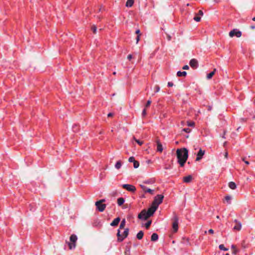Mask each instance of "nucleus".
<instances>
[{
    "label": "nucleus",
    "instance_id": "nucleus-1",
    "mask_svg": "<svg viewBox=\"0 0 255 255\" xmlns=\"http://www.w3.org/2000/svg\"><path fill=\"white\" fill-rule=\"evenodd\" d=\"M176 154L178 162L180 166L183 167L188 158V151L185 148L177 149Z\"/></svg>",
    "mask_w": 255,
    "mask_h": 255
},
{
    "label": "nucleus",
    "instance_id": "nucleus-2",
    "mask_svg": "<svg viewBox=\"0 0 255 255\" xmlns=\"http://www.w3.org/2000/svg\"><path fill=\"white\" fill-rule=\"evenodd\" d=\"M128 228H126L122 234H121V231H120V229H118L117 234L118 237L117 241L119 242H123L128 236Z\"/></svg>",
    "mask_w": 255,
    "mask_h": 255
},
{
    "label": "nucleus",
    "instance_id": "nucleus-3",
    "mask_svg": "<svg viewBox=\"0 0 255 255\" xmlns=\"http://www.w3.org/2000/svg\"><path fill=\"white\" fill-rule=\"evenodd\" d=\"M78 240L77 237L75 234H72L70 237V242H67L70 250H73L76 247V243Z\"/></svg>",
    "mask_w": 255,
    "mask_h": 255
},
{
    "label": "nucleus",
    "instance_id": "nucleus-4",
    "mask_svg": "<svg viewBox=\"0 0 255 255\" xmlns=\"http://www.w3.org/2000/svg\"><path fill=\"white\" fill-rule=\"evenodd\" d=\"M164 196L161 194H159L156 195L154 198V200L152 203V204L155 206L157 207H158V206L162 202Z\"/></svg>",
    "mask_w": 255,
    "mask_h": 255
},
{
    "label": "nucleus",
    "instance_id": "nucleus-5",
    "mask_svg": "<svg viewBox=\"0 0 255 255\" xmlns=\"http://www.w3.org/2000/svg\"><path fill=\"white\" fill-rule=\"evenodd\" d=\"M105 201V199H102L100 201H97L95 203V205L96 206L97 209L100 212H103L106 208V204L102 203L103 202H104Z\"/></svg>",
    "mask_w": 255,
    "mask_h": 255
},
{
    "label": "nucleus",
    "instance_id": "nucleus-6",
    "mask_svg": "<svg viewBox=\"0 0 255 255\" xmlns=\"http://www.w3.org/2000/svg\"><path fill=\"white\" fill-rule=\"evenodd\" d=\"M173 220L172 229L174 232H176L178 229V217L176 215H174Z\"/></svg>",
    "mask_w": 255,
    "mask_h": 255
},
{
    "label": "nucleus",
    "instance_id": "nucleus-7",
    "mask_svg": "<svg viewBox=\"0 0 255 255\" xmlns=\"http://www.w3.org/2000/svg\"><path fill=\"white\" fill-rule=\"evenodd\" d=\"M150 216L148 215L147 211L145 210H143L141 211V212L138 214V218L141 220H146L148 218H149Z\"/></svg>",
    "mask_w": 255,
    "mask_h": 255
},
{
    "label": "nucleus",
    "instance_id": "nucleus-8",
    "mask_svg": "<svg viewBox=\"0 0 255 255\" xmlns=\"http://www.w3.org/2000/svg\"><path fill=\"white\" fill-rule=\"evenodd\" d=\"M242 35V32L237 29H234L229 32V36L231 37L236 36L237 37H240Z\"/></svg>",
    "mask_w": 255,
    "mask_h": 255
},
{
    "label": "nucleus",
    "instance_id": "nucleus-9",
    "mask_svg": "<svg viewBox=\"0 0 255 255\" xmlns=\"http://www.w3.org/2000/svg\"><path fill=\"white\" fill-rule=\"evenodd\" d=\"M123 188L126 189L128 191H130L131 192H134L136 191V188L134 186L130 184H123L122 185Z\"/></svg>",
    "mask_w": 255,
    "mask_h": 255
},
{
    "label": "nucleus",
    "instance_id": "nucleus-10",
    "mask_svg": "<svg viewBox=\"0 0 255 255\" xmlns=\"http://www.w3.org/2000/svg\"><path fill=\"white\" fill-rule=\"evenodd\" d=\"M189 65L193 69H196L199 66L198 61L194 58L190 60Z\"/></svg>",
    "mask_w": 255,
    "mask_h": 255
},
{
    "label": "nucleus",
    "instance_id": "nucleus-11",
    "mask_svg": "<svg viewBox=\"0 0 255 255\" xmlns=\"http://www.w3.org/2000/svg\"><path fill=\"white\" fill-rule=\"evenodd\" d=\"M157 208L158 207H156L153 204H151V206H150V208L148 209V210L147 211L150 217L153 215V214L154 213V212L156 211Z\"/></svg>",
    "mask_w": 255,
    "mask_h": 255
},
{
    "label": "nucleus",
    "instance_id": "nucleus-12",
    "mask_svg": "<svg viewBox=\"0 0 255 255\" xmlns=\"http://www.w3.org/2000/svg\"><path fill=\"white\" fill-rule=\"evenodd\" d=\"M140 186L142 190L145 193H149V194L153 195L154 193V191L153 190H151L149 188H148L147 187L143 185H140Z\"/></svg>",
    "mask_w": 255,
    "mask_h": 255
},
{
    "label": "nucleus",
    "instance_id": "nucleus-13",
    "mask_svg": "<svg viewBox=\"0 0 255 255\" xmlns=\"http://www.w3.org/2000/svg\"><path fill=\"white\" fill-rule=\"evenodd\" d=\"M204 153H205V151L202 150L201 149H200V150H199V151L197 153L196 160L199 161L200 159H201L203 156L204 155Z\"/></svg>",
    "mask_w": 255,
    "mask_h": 255
},
{
    "label": "nucleus",
    "instance_id": "nucleus-14",
    "mask_svg": "<svg viewBox=\"0 0 255 255\" xmlns=\"http://www.w3.org/2000/svg\"><path fill=\"white\" fill-rule=\"evenodd\" d=\"M234 222L236 223V225L234 227V230L240 231L241 229L242 225L240 222L238 221L237 220H235Z\"/></svg>",
    "mask_w": 255,
    "mask_h": 255
},
{
    "label": "nucleus",
    "instance_id": "nucleus-15",
    "mask_svg": "<svg viewBox=\"0 0 255 255\" xmlns=\"http://www.w3.org/2000/svg\"><path fill=\"white\" fill-rule=\"evenodd\" d=\"M157 144V151L160 152H162L163 151V147L161 143L159 140H156Z\"/></svg>",
    "mask_w": 255,
    "mask_h": 255
},
{
    "label": "nucleus",
    "instance_id": "nucleus-16",
    "mask_svg": "<svg viewBox=\"0 0 255 255\" xmlns=\"http://www.w3.org/2000/svg\"><path fill=\"white\" fill-rule=\"evenodd\" d=\"M120 220H121V219H120V217L116 218L111 223V226H117L119 224Z\"/></svg>",
    "mask_w": 255,
    "mask_h": 255
},
{
    "label": "nucleus",
    "instance_id": "nucleus-17",
    "mask_svg": "<svg viewBox=\"0 0 255 255\" xmlns=\"http://www.w3.org/2000/svg\"><path fill=\"white\" fill-rule=\"evenodd\" d=\"M192 179L191 175H188L183 177V181L185 183H190Z\"/></svg>",
    "mask_w": 255,
    "mask_h": 255
},
{
    "label": "nucleus",
    "instance_id": "nucleus-18",
    "mask_svg": "<svg viewBox=\"0 0 255 255\" xmlns=\"http://www.w3.org/2000/svg\"><path fill=\"white\" fill-rule=\"evenodd\" d=\"M158 239V236L156 233H153L151 237V241L152 242L156 241Z\"/></svg>",
    "mask_w": 255,
    "mask_h": 255
},
{
    "label": "nucleus",
    "instance_id": "nucleus-19",
    "mask_svg": "<svg viewBox=\"0 0 255 255\" xmlns=\"http://www.w3.org/2000/svg\"><path fill=\"white\" fill-rule=\"evenodd\" d=\"M134 3V0H127L126 2V6L130 7H131Z\"/></svg>",
    "mask_w": 255,
    "mask_h": 255
},
{
    "label": "nucleus",
    "instance_id": "nucleus-20",
    "mask_svg": "<svg viewBox=\"0 0 255 255\" xmlns=\"http://www.w3.org/2000/svg\"><path fill=\"white\" fill-rule=\"evenodd\" d=\"M229 187L233 190H234L236 188L237 186L236 183L234 182L231 181L229 183Z\"/></svg>",
    "mask_w": 255,
    "mask_h": 255
},
{
    "label": "nucleus",
    "instance_id": "nucleus-21",
    "mask_svg": "<svg viewBox=\"0 0 255 255\" xmlns=\"http://www.w3.org/2000/svg\"><path fill=\"white\" fill-rule=\"evenodd\" d=\"M125 201L124 198L120 197L118 199L117 203L119 206H121L124 203Z\"/></svg>",
    "mask_w": 255,
    "mask_h": 255
},
{
    "label": "nucleus",
    "instance_id": "nucleus-22",
    "mask_svg": "<svg viewBox=\"0 0 255 255\" xmlns=\"http://www.w3.org/2000/svg\"><path fill=\"white\" fill-rule=\"evenodd\" d=\"M216 71V69H214L213 71H212L210 73H209V74H208L207 75V78L208 79H211L212 78V77L213 76V75L215 74Z\"/></svg>",
    "mask_w": 255,
    "mask_h": 255
},
{
    "label": "nucleus",
    "instance_id": "nucleus-23",
    "mask_svg": "<svg viewBox=\"0 0 255 255\" xmlns=\"http://www.w3.org/2000/svg\"><path fill=\"white\" fill-rule=\"evenodd\" d=\"M186 75H187V72L185 71H183V72L178 71L177 73V75L178 77H184V76H186Z\"/></svg>",
    "mask_w": 255,
    "mask_h": 255
},
{
    "label": "nucleus",
    "instance_id": "nucleus-24",
    "mask_svg": "<svg viewBox=\"0 0 255 255\" xmlns=\"http://www.w3.org/2000/svg\"><path fill=\"white\" fill-rule=\"evenodd\" d=\"M125 225H126V220L123 219V220H122V221L120 224V227L119 229H120V231H121V229H124L125 227Z\"/></svg>",
    "mask_w": 255,
    "mask_h": 255
},
{
    "label": "nucleus",
    "instance_id": "nucleus-25",
    "mask_svg": "<svg viewBox=\"0 0 255 255\" xmlns=\"http://www.w3.org/2000/svg\"><path fill=\"white\" fill-rule=\"evenodd\" d=\"M143 237V232L142 231H140L136 235V238L138 240H141Z\"/></svg>",
    "mask_w": 255,
    "mask_h": 255
},
{
    "label": "nucleus",
    "instance_id": "nucleus-26",
    "mask_svg": "<svg viewBox=\"0 0 255 255\" xmlns=\"http://www.w3.org/2000/svg\"><path fill=\"white\" fill-rule=\"evenodd\" d=\"M122 166V163L120 161H118L116 162V164H115V167L118 169H119Z\"/></svg>",
    "mask_w": 255,
    "mask_h": 255
},
{
    "label": "nucleus",
    "instance_id": "nucleus-27",
    "mask_svg": "<svg viewBox=\"0 0 255 255\" xmlns=\"http://www.w3.org/2000/svg\"><path fill=\"white\" fill-rule=\"evenodd\" d=\"M225 199L228 204H231V197L230 196H226Z\"/></svg>",
    "mask_w": 255,
    "mask_h": 255
},
{
    "label": "nucleus",
    "instance_id": "nucleus-28",
    "mask_svg": "<svg viewBox=\"0 0 255 255\" xmlns=\"http://www.w3.org/2000/svg\"><path fill=\"white\" fill-rule=\"evenodd\" d=\"M133 139L139 145H141L143 143V141L140 140L139 139H137L134 137H133Z\"/></svg>",
    "mask_w": 255,
    "mask_h": 255
},
{
    "label": "nucleus",
    "instance_id": "nucleus-29",
    "mask_svg": "<svg viewBox=\"0 0 255 255\" xmlns=\"http://www.w3.org/2000/svg\"><path fill=\"white\" fill-rule=\"evenodd\" d=\"M219 249L221 250H223V251H227L228 250V248H226L224 247V245L223 244H221L220 245H219Z\"/></svg>",
    "mask_w": 255,
    "mask_h": 255
},
{
    "label": "nucleus",
    "instance_id": "nucleus-30",
    "mask_svg": "<svg viewBox=\"0 0 255 255\" xmlns=\"http://www.w3.org/2000/svg\"><path fill=\"white\" fill-rule=\"evenodd\" d=\"M194 20L197 22H199L201 20V17L199 15L196 14V16L193 18Z\"/></svg>",
    "mask_w": 255,
    "mask_h": 255
},
{
    "label": "nucleus",
    "instance_id": "nucleus-31",
    "mask_svg": "<svg viewBox=\"0 0 255 255\" xmlns=\"http://www.w3.org/2000/svg\"><path fill=\"white\" fill-rule=\"evenodd\" d=\"M187 126L189 127H194L195 123L192 121H188L187 122Z\"/></svg>",
    "mask_w": 255,
    "mask_h": 255
},
{
    "label": "nucleus",
    "instance_id": "nucleus-32",
    "mask_svg": "<svg viewBox=\"0 0 255 255\" xmlns=\"http://www.w3.org/2000/svg\"><path fill=\"white\" fill-rule=\"evenodd\" d=\"M139 163L138 161L135 160L133 162V167H134V168H137V167H139Z\"/></svg>",
    "mask_w": 255,
    "mask_h": 255
},
{
    "label": "nucleus",
    "instance_id": "nucleus-33",
    "mask_svg": "<svg viewBox=\"0 0 255 255\" xmlns=\"http://www.w3.org/2000/svg\"><path fill=\"white\" fill-rule=\"evenodd\" d=\"M151 224V221H148L145 224V227L146 229H148Z\"/></svg>",
    "mask_w": 255,
    "mask_h": 255
},
{
    "label": "nucleus",
    "instance_id": "nucleus-34",
    "mask_svg": "<svg viewBox=\"0 0 255 255\" xmlns=\"http://www.w3.org/2000/svg\"><path fill=\"white\" fill-rule=\"evenodd\" d=\"M135 161L134 157L133 156H131L128 158V161L129 162H134Z\"/></svg>",
    "mask_w": 255,
    "mask_h": 255
},
{
    "label": "nucleus",
    "instance_id": "nucleus-35",
    "mask_svg": "<svg viewBox=\"0 0 255 255\" xmlns=\"http://www.w3.org/2000/svg\"><path fill=\"white\" fill-rule=\"evenodd\" d=\"M182 130L187 133H189L191 131V129L189 128H183Z\"/></svg>",
    "mask_w": 255,
    "mask_h": 255
},
{
    "label": "nucleus",
    "instance_id": "nucleus-36",
    "mask_svg": "<svg viewBox=\"0 0 255 255\" xmlns=\"http://www.w3.org/2000/svg\"><path fill=\"white\" fill-rule=\"evenodd\" d=\"M92 30L93 32V33H96L97 31V27L95 25H93L92 27Z\"/></svg>",
    "mask_w": 255,
    "mask_h": 255
},
{
    "label": "nucleus",
    "instance_id": "nucleus-37",
    "mask_svg": "<svg viewBox=\"0 0 255 255\" xmlns=\"http://www.w3.org/2000/svg\"><path fill=\"white\" fill-rule=\"evenodd\" d=\"M242 159L246 164H247V165H249L250 164V162L246 160V157H243L242 158Z\"/></svg>",
    "mask_w": 255,
    "mask_h": 255
},
{
    "label": "nucleus",
    "instance_id": "nucleus-38",
    "mask_svg": "<svg viewBox=\"0 0 255 255\" xmlns=\"http://www.w3.org/2000/svg\"><path fill=\"white\" fill-rule=\"evenodd\" d=\"M239 252V250L237 249H236L235 250H233L232 254L234 255H236Z\"/></svg>",
    "mask_w": 255,
    "mask_h": 255
},
{
    "label": "nucleus",
    "instance_id": "nucleus-39",
    "mask_svg": "<svg viewBox=\"0 0 255 255\" xmlns=\"http://www.w3.org/2000/svg\"><path fill=\"white\" fill-rule=\"evenodd\" d=\"M151 103V101L150 100H148L145 105V107L147 108V107H149Z\"/></svg>",
    "mask_w": 255,
    "mask_h": 255
},
{
    "label": "nucleus",
    "instance_id": "nucleus-40",
    "mask_svg": "<svg viewBox=\"0 0 255 255\" xmlns=\"http://www.w3.org/2000/svg\"><path fill=\"white\" fill-rule=\"evenodd\" d=\"M155 92H158L160 90V87L158 85H156L155 87Z\"/></svg>",
    "mask_w": 255,
    "mask_h": 255
},
{
    "label": "nucleus",
    "instance_id": "nucleus-41",
    "mask_svg": "<svg viewBox=\"0 0 255 255\" xmlns=\"http://www.w3.org/2000/svg\"><path fill=\"white\" fill-rule=\"evenodd\" d=\"M197 15H199L200 16H203V12L202 10H200L198 12V13L197 14Z\"/></svg>",
    "mask_w": 255,
    "mask_h": 255
},
{
    "label": "nucleus",
    "instance_id": "nucleus-42",
    "mask_svg": "<svg viewBox=\"0 0 255 255\" xmlns=\"http://www.w3.org/2000/svg\"><path fill=\"white\" fill-rule=\"evenodd\" d=\"M167 86L169 87H171L173 86V83L171 82H168L167 83Z\"/></svg>",
    "mask_w": 255,
    "mask_h": 255
},
{
    "label": "nucleus",
    "instance_id": "nucleus-43",
    "mask_svg": "<svg viewBox=\"0 0 255 255\" xmlns=\"http://www.w3.org/2000/svg\"><path fill=\"white\" fill-rule=\"evenodd\" d=\"M140 39V35H137L136 37V43H138Z\"/></svg>",
    "mask_w": 255,
    "mask_h": 255
},
{
    "label": "nucleus",
    "instance_id": "nucleus-44",
    "mask_svg": "<svg viewBox=\"0 0 255 255\" xmlns=\"http://www.w3.org/2000/svg\"><path fill=\"white\" fill-rule=\"evenodd\" d=\"M146 114V109H144L142 111V116L143 117H144Z\"/></svg>",
    "mask_w": 255,
    "mask_h": 255
},
{
    "label": "nucleus",
    "instance_id": "nucleus-45",
    "mask_svg": "<svg viewBox=\"0 0 255 255\" xmlns=\"http://www.w3.org/2000/svg\"><path fill=\"white\" fill-rule=\"evenodd\" d=\"M135 33L137 34V35H140V31L139 29H136V30L135 31Z\"/></svg>",
    "mask_w": 255,
    "mask_h": 255
},
{
    "label": "nucleus",
    "instance_id": "nucleus-46",
    "mask_svg": "<svg viewBox=\"0 0 255 255\" xmlns=\"http://www.w3.org/2000/svg\"><path fill=\"white\" fill-rule=\"evenodd\" d=\"M183 68V69H184V70H188V69H189V66H188V65H184V66L183 67V68Z\"/></svg>",
    "mask_w": 255,
    "mask_h": 255
},
{
    "label": "nucleus",
    "instance_id": "nucleus-47",
    "mask_svg": "<svg viewBox=\"0 0 255 255\" xmlns=\"http://www.w3.org/2000/svg\"><path fill=\"white\" fill-rule=\"evenodd\" d=\"M132 56L131 54H129L128 56V59L130 60L132 59Z\"/></svg>",
    "mask_w": 255,
    "mask_h": 255
},
{
    "label": "nucleus",
    "instance_id": "nucleus-48",
    "mask_svg": "<svg viewBox=\"0 0 255 255\" xmlns=\"http://www.w3.org/2000/svg\"><path fill=\"white\" fill-rule=\"evenodd\" d=\"M231 249L233 250H235V249H237V248H236V246H235V245H232L231 246Z\"/></svg>",
    "mask_w": 255,
    "mask_h": 255
},
{
    "label": "nucleus",
    "instance_id": "nucleus-49",
    "mask_svg": "<svg viewBox=\"0 0 255 255\" xmlns=\"http://www.w3.org/2000/svg\"><path fill=\"white\" fill-rule=\"evenodd\" d=\"M209 233L210 234H213L214 233V230L212 229H210L208 231Z\"/></svg>",
    "mask_w": 255,
    "mask_h": 255
},
{
    "label": "nucleus",
    "instance_id": "nucleus-50",
    "mask_svg": "<svg viewBox=\"0 0 255 255\" xmlns=\"http://www.w3.org/2000/svg\"><path fill=\"white\" fill-rule=\"evenodd\" d=\"M113 113H109V114H108V117H112V116H113Z\"/></svg>",
    "mask_w": 255,
    "mask_h": 255
},
{
    "label": "nucleus",
    "instance_id": "nucleus-51",
    "mask_svg": "<svg viewBox=\"0 0 255 255\" xmlns=\"http://www.w3.org/2000/svg\"><path fill=\"white\" fill-rule=\"evenodd\" d=\"M251 28L252 29H255V25H251Z\"/></svg>",
    "mask_w": 255,
    "mask_h": 255
},
{
    "label": "nucleus",
    "instance_id": "nucleus-52",
    "mask_svg": "<svg viewBox=\"0 0 255 255\" xmlns=\"http://www.w3.org/2000/svg\"><path fill=\"white\" fill-rule=\"evenodd\" d=\"M211 110H212V107H211V106H208V111H211Z\"/></svg>",
    "mask_w": 255,
    "mask_h": 255
},
{
    "label": "nucleus",
    "instance_id": "nucleus-53",
    "mask_svg": "<svg viewBox=\"0 0 255 255\" xmlns=\"http://www.w3.org/2000/svg\"><path fill=\"white\" fill-rule=\"evenodd\" d=\"M225 156L227 158L228 157V152H226L225 154Z\"/></svg>",
    "mask_w": 255,
    "mask_h": 255
},
{
    "label": "nucleus",
    "instance_id": "nucleus-54",
    "mask_svg": "<svg viewBox=\"0 0 255 255\" xmlns=\"http://www.w3.org/2000/svg\"><path fill=\"white\" fill-rule=\"evenodd\" d=\"M168 40H171V36L170 35H168L167 36Z\"/></svg>",
    "mask_w": 255,
    "mask_h": 255
},
{
    "label": "nucleus",
    "instance_id": "nucleus-55",
    "mask_svg": "<svg viewBox=\"0 0 255 255\" xmlns=\"http://www.w3.org/2000/svg\"><path fill=\"white\" fill-rule=\"evenodd\" d=\"M77 127V126H76V125H75V126H73V130H74V131H76V130L75 129V127Z\"/></svg>",
    "mask_w": 255,
    "mask_h": 255
},
{
    "label": "nucleus",
    "instance_id": "nucleus-56",
    "mask_svg": "<svg viewBox=\"0 0 255 255\" xmlns=\"http://www.w3.org/2000/svg\"><path fill=\"white\" fill-rule=\"evenodd\" d=\"M145 183H146V184H149L150 183V182L148 181H146L144 182Z\"/></svg>",
    "mask_w": 255,
    "mask_h": 255
},
{
    "label": "nucleus",
    "instance_id": "nucleus-57",
    "mask_svg": "<svg viewBox=\"0 0 255 255\" xmlns=\"http://www.w3.org/2000/svg\"><path fill=\"white\" fill-rule=\"evenodd\" d=\"M132 218V215H129L128 217V218Z\"/></svg>",
    "mask_w": 255,
    "mask_h": 255
},
{
    "label": "nucleus",
    "instance_id": "nucleus-58",
    "mask_svg": "<svg viewBox=\"0 0 255 255\" xmlns=\"http://www.w3.org/2000/svg\"><path fill=\"white\" fill-rule=\"evenodd\" d=\"M252 20H253V21H255V17H253V18H252Z\"/></svg>",
    "mask_w": 255,
    "mask_h": 255
},
{
    "label": "nucleus",
    "instance_id": "nucleus-59",
    "mask_svg": "<svg viewBox=\"0 0 255 255\" xmlns=\"http://www.w3.org/2000/svg\"><path fill=\"white\" fill-rule=\"evenodd\" d=\"M116 72H113V74H114V75H116Z\"/></svg>",
    "mask_w": 255,
    "mask_h": 255
},
{
    "label": "nucleus",
    "instance_id": "nucleus-60",
    "mask_svg": "<svg viewBox=\"0 0 255 255\" xmlns=\"http://www.w3.org/2000/svg\"><path fill=\"white\" fill-rule=\"evenodd\" d=\"M226 255H229V254H226Z\"/></svg>",
    "mask_w": 255,
    "mask_h": 255
}]
</instances>
